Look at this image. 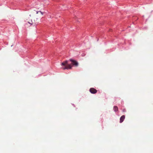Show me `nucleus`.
<instances>
[{
    "instance_id": "nucleus-1",
    "label": "nucleus",
    "mask_w": 153,
    "mask_h": 153,
    "mask_svg": "<svg viewBox=\"0 0 153 153\" xmlns=\"http://www.w3.org/2000/svg\"><path fill=\"white\" fill-rule=\"evenodd\" d=\"M61 65L63 66L62 68L64 69H71L72 68L71 65L68 64V61L66 60L61 63Z\"/></svg>"
},
{
    "instance_id": "nucleus-2",
    "label": "nucleus",
    "mask_w": 153,
    "mask_h": 153,
    "mask_svg": "<svg viewBox=\"0 0 153 153\" xmlns=\"http://www.w3.org/2000/svg\"><path fill=\"white\" fill-rule=\"evenodd\" d=\"M69 61L71 62V64L73 65H74L75 66H78V63L76 60L70 59H69Z\"/></svg>"
},
{
    "instance_id": "nucleus-3",
    "label": "nucleus",
    "mask_w": 153,
    "mask_h": 153,
    "mask_svg": "<svg viewBox=\"0 0 153 153\" xmlns=\"http://www.w3.org/2000/svg\"><path fill=\"white\" fill-rule=\"evenodd\" d=\"M90 92L93 94H94L97 93V91L95 88H91L89 90Z\"/></svg>"
},
{
    "instance_id": "nucleus-4",
    "label": "nucleus",
    "mask_w": 153,
    "mask_h": 153,
    "mask_svg": "<svg viewBox=\"0 0 153 153\" xmlns=\"http://www.w3.org/2000/svg\"><path fill=\"white\" fill-rule=\"evenodd\" d=\"M125 118V116L124 115H122L120 118V123H122L123 122Z\"/></svg>"
},
{
    "instance_id": "nucleus-5",
    "label": "nucleus",
    "mask_w": 153,
    "mask_h": 153,
    "mask_svg": "<svg viewBox=\"0 0 153 153\" xmlns=\"http://www.w3.org/2000/svg\"><path fill=\"white\" fill-rule=\"evenodd\" d=\"M113 109L115 111H117L118 110V108L117 106L114 107Z\"/></svg>"
},
{
    "instance_id": "nucleus-6",
    "label": "nucleus",
    "mask_w": 153,
    "mask_h": 153,
    "mask_svg": "<svg viewBox=\"0 0 153 153\" xmlns=\"http://www.w3.org/2000/svg\"><path fill=\"white\" fill-rule=\"evenodd\" d=\"M39 12H40L41 13L42 16L43 15V13L42 12L40 11H36V14H38L39 13Z\"/></svg>"
},
{
    "instance_id": "nucleus-7",
    "label": "nucleus",
    "mask_w": 153,
    "mask_h": 153,
    "mask_svg": "<svg viewBox=\"0 0 153 153\" xmlns=\"http://www.w3.org/2000/svg\"><path fill=\"white\" fill-rule=\"evenodd\" d=\"M28 23L30 24H32L33 23V21H32V20H31V22H28Z\"/></svg>"
}]
</instances>
